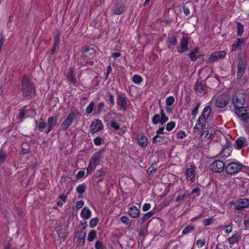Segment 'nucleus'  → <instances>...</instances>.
<instances>
[{
	"label": "nucleus",
	"instance_id": "obj_5",
	"mask_svg": "<svg viewBox=\"0 0 249 249\" xmlns=\"http://www.w3.org/2000/svg\"><path fill=\"white\" fill-rule=\"evenodd\" d=\"M168 120V117L166 116L163 109L161 107L160 109V114H155L152 119V122L154 124H157L160 123L161 125H163Z\"/></svg>",
	"mask_w": 249,
	"mask_h": 249
},
{
	"label": "nucleus",
	"instance_id": "obj_19",
	"mask_svg": "<svg viewBox=\"0 0 249 249\" xmlns=\"http://www.w3.org/2000/svg\"><path fill=\"white\" fill-rule=\"evenodd\" d=\"M231 143L227 142L225 145V147L223 148L222 150L220 153V155L221 157L227 158L231 155Z\"/></svg>",
	"mask_w": 249,
	"mask_h": 249
},
{
	"label": "nucleus",
	"instance_id": "obj_48",
	"mask_svg": "<svg viewBox=\"0 0 249 249\" xmlns=\"http://www.w3.org/2000/svg\"><path fill=\"white\" fill-rule=\"evenodd\" d=\"M94 106V103L92 101L87 107L86 108V113L89 114H90L92 112V111H93Z\"/></svg>",
	"mask_w": 249,
	"mask_h": 249
},
{
	"label": "nucleus",
	"instance_id": "obj_50",
	"mask_svg": "<svg viewBox=\"0 0 249 249\" xmlns=\"http://www.w3.org/2000/svg\"><path fill=\"white\" fill-rule=\"evenodd\" d=\"M175 124H176L174 122H170L168 123L166 125V129L168 131H171L175 127Z\"/></svg>",
	"mask_w": 249,
	"mask_h": 249
},
{
	"label": "nucleus",
	"instance_id": "obj_42",
	"mask_svg": "<svg viewBox=\"0 0 249 249\" xmlns=\"http://www.w3.org/2000/svg\"><path fill=\"white\" fill-rule=\"evenodd\" d=\"M96 231L94 230L91 231L88 235V240L89 241H93L96 237Z\"/></svg>",
	"mask_w": 249,
	"mask_h": 249
},
{
	"label": "nucleus",
	"instance_id": "obj_1",
	"mask_svg": "<svg viewBox=\"0 0 249 249\" xmlns=\"http://www.w3.org/2000/svg\"><path fill=\"white\" fill-rule=\"evenodd\" d=\"M22 94L26 99L32 98L35 95L36 89L30 79L24 76L21 80Z\"/></svg>",
	"mask_w": 249,
	"mask_h": 249
},
{
	"label": "nucleus",
	"instance_id": "obj_49",
	"mask_svg": "<svg viewBox=\"0 0 249 249\" xmlns=\"http://www.w3.org/2000/svg\"><path fill=\"white\" fill-rule=\"evenodd\" d=\"M99 222V219L97 217L92 218L90 220L89 223V226L91 228L95 227Z\"/></svg>",
	"mask_w": 249,
	"mask_h": 249
},
{
	"label": "nucleus",
	"instance_id": "obj_27",
	"mask_svg": "<svg viewBox=\"0 0 249 249\" xmlns=\"http://www.w3.org/2000/svg\"><path fill=\"white\" fill-rule=\"evenodd\" d=\"M194 5L190 2H186L183 5V11L185 15L188 16L190 14V8L193 7Z\"/></svg>",
	"mask_w": 249,
	"mask_h": 249
},
{
	"label": "nucleus",
	"instance_id": "obj_8",
	"mask_svg": "<svg viewBox=\"0 0 249 249\" xmlns=\"http://www.w3.org/2000/svg\"><path fill=\"white\" fill-rule=\"evenodd\" d=\"M230 97L228 94H222L216 98L215 100V105L218 108H223L229 103Z\"/></svg>",
	"mask_w": 249,
	"mask_h": 249
},
{
	"label": "nucleus",
	"instance_id": "obj_23",
	"mask_svg": "<svg viewBox=\"0 0 249 249\" xmlns=\"http://www.w3.org/2000/svg\"><path fill=\"white\" fill-rule=\"evenodd\" d=\"M91 212L87 207H84L81 211V216L85 219H88L91 217Z\"/></svg>",
	"mask_w": 249,
	"mask_h": 249
},
{
	"label": "nucleus",
	"instance_id": "obj_40",
	"mask_svg": "<svg viewBox=\"0 0 249 249\" xmlns=\"http://www.w3.org/2000/svg\"><path fill=\"white\" fill-rule=\"evenodd\" d=\"M214 219L213 217L204 219L203 220V223L204 226H207L214 223Z\"/></svg>",
	"mask_w": 249,
	"mask_h": 249
},
{
	"label": "nucleus",
	"instance_id": "obj_22",
	"mask_svg": "<svg viewBox=\"0 0 249 249\" xmlns=\"http://www.w3.org/2000/svg\"><path fill=\"white\" fill-rule=\"evenodd\" d=\"M195 169L196 167L193 165H190V167L187 169L186 175L188 178L192 179L195 177Z\"/></svg>",
	"mask_w": 249,
	"mask_h": 249
},
{
	"label": "nucleus",
	"instance_id": "obj_64",
	"mask_svg": "<svg viewBox=\"0 0 249 249\" xmlns=\"http://www.w3.org/2000/svg\"><path fill=\"white\" fill-rule=\"evenodd\" d=\"M196 245L200 247H202L205 244V241L203 239H199L196 241Z\"/></svg>",
	"mask_w": 249,
	"mask_h": 249
},
{
	"label": "nucleus",
	"instance_id": "obj_26",
	"mask_svg": "<svg viewBox=\"0 0 249 249\" xmlns=\"http://www.w3.org/2000/svg\"><path fill=\"white\" fill-rule=\"evenodd\" d=\"M155 214V212L153 211H150L144 214L142 218L139 219L138 220V222H139L141 224H143L145 222H146L150 217L153 216Z\"/></svg>",
	"mask_w": 249,
	"mask_h": 249
},
{
	"label": "nucleus",
	"instance_id": "obj_33",
	"mask_svg": "<svg viewBox=\"0 0 249 249\" xmlns=\"http://www.w3.org/2000/svg\"><path fill=\"white\" fill-rule=\"evenodd\" d=\"M198 53V50L197 48H195V49L192 51L189 54V57L192 61H195L197 59V57L196 56V54Z\"/></svg>",
	"mask_w": 249,
	"mask_h": 249
},
{
	"label": "nucleus",
	"instance_id": "obj_6",
	"mask_svg": "<svg viewBox=\"0 0 249 249\" xmlns=\"http://www.w3.org/2000/svg\"><path fill=\"white\" fill-rule=\"evenodd\" d=\"M245 94L241 92L236 93L233 96L232 103L236 109L243 107L245 102Z\"/></svg>",
	"mask_w": 249,
	"mask_h": 249
},
{
	"label": "nucleus",
	"instance_id": "obj_39",
	"mask_svg": "<svg viewBox=\"0 0 249 249\" xmlns=\"http://www.w3.org/2000/svg\"><path fill=\"white\" fill-rule=\"evenodd\" d=\"M132 81L136 84H140L142 82V78L139 75L135 74L133 77Z\"/></svg>",
	"mask_w": 249,
	"mask_h": 249
},
{
	"label": "nucleus",
	"instance_id": "obj_47",
	"mask_svg": "<svg viewBox=\"0 0 249 249\" xmlns=\"http://www.w3.org/2000/svg\"><path fill=\"white\" fill-rule=\"evenodd\" d=\"M196 89L197 91L201 93L203 90V86L201 82L197 81L196 84Z\"/></svg>",
	"mask_w": 249,
	"mask_h": 249
},
{
	"label": "nucleus",
	"instance_id": "obj_30",
	"mask_svg": "<svg viewBox=\"0 0 249 249\" xmlns=\"http://www.w3.org/2000/svg\"><path fill=\"white\" fill-rule=\"evenodd\" d=\"M239 239V235L237 233L233 234L232 236L228 239L229 243L230 245H233L237 243Z\"/></svg>",
	"mask_w": 249,
	"mask_h": 249
},
{
	"label": "nucleus",
	"instance_id": "obj_63",
	"mask_svg": "<svg viewBox=\"0 0 249 249\" xmlns=\"http://www.w3.org/2000/svg\"><path fill=\"white\" fill-rule=\"evenodd\" d=\"M192 194H196L197 196H200V189L198 187H196L193 189L192 191Z\"/></svg>",
	"mask_w": 249,
	"mask_h": 249
},
{
	"label": "nucleus",
	"instance_id": "obj_20",
	"mask_svg": "<svg viewBox=\"0 0 249 249\" xmlns=\"http://www.w3.org/2000/svg\"><path fill=\"white\" fill-rule=\"evenodd\" d=\"M111 11L115 15H121L124 11V5L122 4L117 3L112 7Z\"/></svg>",
	"mask_w": 249,
	"mask_h": 249
},
{
	"label": "nucleus",
	"instance_id": "obj_3",
	"mask_svg": "<svg viewBox=\"0 0 249 249\" xmlns=\"http://www.w3.org/2000/svg\"><path fill=\"white\" fill-rule=\"evenodd\" d=\"M79 115V113L77 110L71 108L68 117L60 125L61 130H67L71 125L75 118Z\"/></svg>",
	"mask_w": 249,
	"mask_h": 249
},
{
	"label": "nucleus",
	"instance_id": "obj_43",
	"mask_svg": "<svg viewBox=\"0 0 249 249\" xmlns=\"http://www.w3.org/2000/svg\"><path fill=\"white\" fill-rule=\"evenodd\" d=\"M95 248V249H107L103 242L99 240L96 241Z\"/></svg>",
	"mask_w": 249,
	"mask_h": 249
},
{
	"label": "nucleus",
	"instance_id": "obj_35",
	"mask_svg": "<svg viewBox=\"0 0 249 249\" xmlns=\"http://www.w3.org/2000/svg\"><path fill=\"white\" fill-rule=\"evenodd\" d=\"M97 165L95 164H94L91 162L89 161V165H88V167L87 168V174L89 175L96 168Z\"/></svg>",
	"mask_w": 249,
	"mask_h": 249
},
{
	"label": "nucleus",
	"instance_id": "obj_2",
	"mask_svg": "<svg viewBox=\"0 0 249 249\" xmlns=\"http://www.w3.org/2000/svg\"><path fill=\"white\" fill-rule=\"evenodd\" d=\"M210 107L209 106H205L194 128V132L195 133L199 134L200 132L205 128L206 126V120L210 115Z\"/></svg>",
	"mask_w": 249,
	"mask_h": 249
},
{
	"label": "nucleus",
	"instance_id": "obj_58",
	"mask_svg": "<svg viewBox=\"0 0 249 249\" xmlns=\"http://www.w3.org/2000/svg\"><path fill=\"white\" fill-rule=\"evenodd\" d=\"M46 124L42 121L39 123L38 125V130L41 132L43 131L44 128L46 127Z\"/></svg>",
	"mask_w": 249,
	"mask_h": 249
},
{
	"label": "nucleus",
	"instance_id": "obj_13",
	"mask_svg": "<svg viewBox=\"0 0 249 249\" xmlns=\"http://www.w3.org/2000/svg\"><path fill=\"white\" fill-rule=\"evenodd\" d=\"M105 153V150L102 149L101 150L95 152L92 156L90 161L96 165L100 164V162L103 159V154Z\"/></svg>",
	"mask_w": 249,
	"mask_h": 249
},
{
	"label": "nucleus",
	"instance_id": "obj_29",
	"mask_svg": "<svg viewBox=\"0 0 249 249\" xmlns=\"http://www.w3.org/2000/svg\"><path fill=\"white\" fill-rule=\"evenodd\" d=\"M86 185L84 184L79 185L76 188V191L79 194V197H82L83 193L85 192Z\"/></svg>",
	"mask_w": 249,
	"mask_h": 249
},
{
	"label": "nucleus",
	"instance_id": "obj_56",
	"mask_svg": "<svg viewBox=\"0 0 249 249\" xmlns=\"http://www.w3.org/2000/svg\"><path fill=\"white\" fill-rule=\"evenodd\" d=\"M105 175V171L102 169L97 170L95 173V177L96 178H100L104 176Z\"/></svg>",
	"mask_w": 249,
	"mask_h": 249
},
{
	"label": "nucleus",
	"instance_id": "obj_51",
	"mask_svg": "<svg viewBox=\"0 0 249 249\" xmlns=\"http://www.w3.org/2000/svg\"><path fill=\"white\" fill-rule=\"evenodd\" d=\"M175 102V99L173 96H169L166 100V104L168 106H172Z\"/></svg>",
	"mask_w": 249,
	"mask_h": 249
},
{
	"label": "nucleus",
	"instance_id": "obj_57",
	"mask_svg": "<svg viewBox=\"0 0 249 249\" xmlns=\"http://www.w3.org/2000/svg\"><path fill=\"white\" fill-rule=\"evenodd\" d=\"M200 106V103L198 102L197 103L196 107L193 109V110L192 111V115L193 116H196L198 112L199 107Z\"/></svg>",
	"mask_w": 249,
	"mask_h": 249
},
{
	"label": "nucleus",
	"instance_id": "obj_46",
	"mask_svg": "<svg viewBox=\"0 0 249 249\" xmlns=\"http://www.w3.org/2000/svg\"><path fill=\"white\" fill-rule=\"evenodd\" d=\"M67 78L70 82L72 84H75L76 83V80L74 77L72 71H71L67 76Z\"/></svg>",
	"mask_w": 249,
	"mask_h": 249
},
{
	"label": "nucleus",
	"instance_id": "obj_32",
	"mask_svg": "<svg viewBox=\"0 0 249 249\" xmlns=\"http://www.w3.org/2000/svg\"><path fill=\"white\" fill-rule=\"evenodd\" d=\"M244 43V40L240 39L238 38L237 39V41L235 43L232 44V48H231V51H235L237 49H238V47L241 45L242 44Z\"/></svg>",
	"mask_w": 249,
	"mask_h": 249
},
{
	"label": "nucleus",
	"instance_id": "obj_61",
	"mask_svg": "<svg viewBox=\"0 0 249 249\" xmlns=\"http://www.w3.org/2000/svg\"><path fill=\"white\" fill-rule=\"evenodd\" d=\"M5 158V153L2 151H0V163L4 161Z\"/></svg>",
	"mask_w": 249,
	"mask_h": 249
},
{
	"label": "nucleus",
	"instance_id": "obj_38",
	"mask_svg": "<svg viewBox=\"0 0 249 249\" xmlns=\"http://www.w3.org/2000/svg\"><path fill=\"white\" fill-rule=\"evenodd\" d=\"M195 227L193 226L189 225L183 230L182 233L183 234H186L189 232L193 231Z\"/></svg>",
	"mask_w": 249,
	"mask_h": 249
},
{
	"label": "nucleus",
	"instance_id": "obj_60",
	"mask_svg": "<svg viewBox=\"0 0 249 249\" xmlns=\"http://www.w3.org/2000/svg\"><path fill=\"white\" fill-rule=\"evenodd\" d=\"M129 219L127 216H123L121 218V221L126 225H128L129 224Z\"/></svg>",
	"mask_w": 249,
	"mask_h": 249
},
{
	"label": "nucleus",
	"instance_id": "obj_41",
	"mask_svg": "<svg viewBox=\"0 0 249 249\" xmlns=\"http://www.w3.org/2000/svg\"><path fill=\"white\" fill-rule=\"evenodd\" d=\"M61 35V32L59 30H56L55 33V36L54 37V44L55 45H57L60 40V36Z\"/></svg>",
	"mask_w": 249,
	"mask_h": 249
},
{
	"label": "nucleus",
	"instance_id": "obj_12",
	"mask_svg": "<svg viewBox=\"0 0 249 249\" xmlns=\"http://www.w3.org/2000/svg\"><path fill=\"white\" fill-rule=\"evenodd\" d=\"M234 205L235 210H243L245 208H249V199L248 198L240 199Z\"/></svg>",
	"mask_w": 249,
	"mask_h": 249
},
{
	"label": "nucleus",
	"instance_id": "obj_16",
	"mask_svg": "<svg viewBox=\"0 0 249 249\" xmlns=\"http://www.w3.org/2000/svg\"><path fill=\"white\" fill-rule=\"evenodd\" d=\"M103 128V125L102 122L97 119L94 122H92L90 125V132L94 134L98 131H100Z\"/></svg>",
	"mask_w": 249,
	"mask_h": 249
},
{
	"label": "nucleus",
	"instance_id": "obj_25",
	"mask_svg": "<svg viewBox=\"0 0 249 249\" xmlns=\"http://www.w3.org/2000/svg\"><path fill=\"white\" fill-rule=\"evenodd\" d=\"M164 129V126H162L159 128V129L157 130L156 132V135L152 139L153 143H157V142H160V141L157 140V139L161 138V136H160V134H163Z\"/></svg>",
	"mask_w": 249,
	"mask_h": 249
},
{
	"label": "nucleus",
	"instance_id": "obj_53",
	"mask_svg": "<svg viewBox=\"0 0 249 249\" xmlns=\"http://www.w3.org/2000/svg\"><path fill=\"white\" fill-rule=\"evenodd\" d=\"M59 198L61 199V200L58 201L57 202V206L59 207H61L63 205V202H65L66 201V196L61 195L60 196H59Z\"/></svg>",
	"mask_w": 249,
	"mask_h": 249
},
{
	"label": "nucleus",
	"instance_id": "obj_44",
	"mask_svg": "<svg viewBox=\"0 0 249 249\" xmlns=\"http://www.w3.org/2000/svg\"><path fill=\"white\" fill-rule=\"evenodd\" d=\"M121 124L114 120H112L110 123V126L115 130H118L120 128Z\"/></svg>",
	"mask_w": 249,
	"mask_h": 249
},
{
	"label": "nucleus",
	"instance_id": "obj_21",
	"mask_svg": "<svg viewBox=\"0 0 249 249\" xmlns=\"http://www.w3.org/2000/svg\"><path fill=\"white\" fill-rule=\"evenodd\" d=\"M128 214L132 218H137L140 213V210L136 206H133L128 209Z\"/></svg>",
	"mask_w": 249,
	"mask_h": 249
},
{
	"label": "nucleus",
	"instance_id": "obj_54",
	"mask_svg": "<svg viewBox=\"0 0 249 249\" xmlns=\"http://www.w3.org/2000/svg\"><path fill=\"white\" fill-rule=\"evenodd\" d=\"M105 107V105L103 102L99 103L97 107V112L100 113L104 109Z\"/></svg>",
	"mask_w": 249,
	"mask_h": 249
},
{
	"label": "nucleus",
	"instance_id": "obj_17",
	"mask_svg": "<svg viewBox=\"0 0 249 249\" xmlns=\"http://www.w3.org/2000/svg\"><path fill=\"white\" fill-rule=\"evenodd\" d=\"M188 38L185 36H183L181 39L179 47L178 48V52L179 53H183L188 49Z\"/></svg>",
	"mask_w": 249,
	"mask_h": 249
},
{
	"label": "nucleus",
	"instance_id": "obj_31",
	"mask_svg": "<svg viewBox=\"0 0 249 249\" xmlns=\"http://www.w3.org/2000/svg\"><path fill=\"white\" fill-rule=\"evenodd\" d=\"M212 134L209 130L204 131L201 135L202 140L206 141L211 138Z\"/></svg>",
	"mask_w": 249,
	"mask_h": 249
},
{
	"label": "nucleus",
	"instance_id": "obj_55",
	"mask_svg": "<svg viewBox=\"0 0 249 249\" xmlns=\"http://www.w3.org/2000/svg\"><path fill=\"white\" fill-rule=\"evenodd\" d=\"M26 112V110L25 109V107H22V108L19 111V114L18 116V118L19 120L22 119L24 117Z\"/></svg>",
	"mask_w": 249,
	"mask_h": 249
},
{
	"label": "nucleus",
	"instance_id": "obj_37",
	"mask_svg": "<svg viewBox=\"0 0 249 249\" xmlns=\"http://www.w3.org/2000/svg\"><path fill=\"white\" fill-rule=\"evenodd\" d=\"M86 237V233H84L83 235L82 234L79 235V236L78 238V240H77V242L79 246H83L84 245V244L85 243Z\"/></svg>",
	"mask_w": 249,
	"mask_h": 249
},
{
	"label": "nucleus",
	"instance_id": "obj_36",
	"mask_svg": "<svg viewBox=\"0 0 249 249\" xmlns=\"http://www.w3.org/2000/svg\"><path fill=\"white\" fill-rule=\"evenodd\" d=\"M168 41L170 45L176 46L178 44L177 37L175 36H168Z\"/></svg>",
	"mask_w": 249,
	"mask_h": 249
},
{
	"label": "nucleus",
	"instance_id": "obj_11",
	"mask_svg": "<svg viewBox=\"0 0 249 249\" xmlns=\"http://www.w3.org/2000/svg\"><path fill=\"white\" fill-rule=\"evenodd\" d=\"M226 54V53L224 51H216L213 53L210 56V57L206 61L207 63L211 62H213L220 59L224 58Z\"/></svg>",
	"mask_w": 249,
	"mask_h": 249
},
{
	"label": "nucleus",
	"instance_id": "obj_14",
	"mask_svg": "<svg viewBox=\"0 0 249 249\" xmlns=\"http://www.w3.org/2000/svg\"><path fill=\"white\" fill-rule=\"evenodd\" d=\"M83 55L84 57L91 59L95 56V51L94 48L89 46H83L82 48Z\"/></svg>",
	"mask_w": 249,
	"mask_h": 249
},
{
	"label": "nucleus",
	"instance_id": "obj_59",
	"mask_svg": "<svg viewBox=\"0 0 249 249\" xmlns=\"http://www.w3.org/2000/svg\"><path fill=\"white\" fill-rule=\"evenodd\" d=\"M177 137L180 139H183L186 136V134L184 131H179L177 134Z\"/></svg>",
	"mask_w": 249,
	"mask_h": 249
},
{
	"label": "nucleus",
	"instance_id": "obj_62",
	"mask_svg": "<svg viewBox=\"0 0 249 249\" xmlns=\"http://www.w3.org/2000/svg\"><path fill=\"white\" fill-rule=\"evenodd\" d=\"M84 202L82 200L78 201L76 203V209L77 210L80 209L83 207Z\"/></svg>",
	"mask_w": 249,
	"mask_h": 249
},
{
	"label": "nucleus",
	"instance_id": "obj_15",
	"mask_svg": "<svg viewBox=\"0 0 249 249\" xmlns=\"http://www.w3.org/2000/svg\"><path fill=\"white\" fill-rule=\"evenodd\" d=\"M246 66V62L244 60L240 59L237 66V76L238 78H240L242 77L245 72Z\"/></svg>",
	"mask_w": 249,
	"mask_h": 249
},
{
	"label": "nucleus",
	"instance_id": "obj_18",
	"mask_svg": "<svg viewBox=\"0 0 249 249\" xmlns=\"http://www.w3.org/2000/svg\"><path fill=\"white\" fill-rule=\"evenodd\" d=\"M57 122V117H50L48 119V125L47 129L46 130L45 133L48 134L56 125Z\"/></svg>",
	"mask_w": 249,
	"mask_h": 249
},
{
	"label": "nucleus",
	"instance_id": "obj_24",
	"mask_svg": "<svg viewBox=\"0 0 249 249\" xmlns=\"http://www.w3.org/2000/svg\"><path fill=\"white\" fill-rule=\"evenodd\" d=\"M139 144L142 147L145 148L148 144L147 139L143 134L139 137L138 139Z\"/></svg>",
	"mask_w": 249,
	"mask_h": 249
},
{
	"label": "nucleus",
	"instance_id": "obj_52",
	"mask_svg": "<svg viewBox=\"0 0 249 249\" xmlns=\"http://www.w3.org/2000/svg\"><path fill=\"white\" fill-rule=\"evenodd\" d=\"M104 138L97 137L94 139L93 142L96 145L99 146L102 143V142H104Z\"/></svg>",
	"mask_w": 249,
	"mask_h": 249
},
{
	"label": "nucleus",
	"instance_id": "obj_34",
	"mask_svg": "<svg viewBox=\"0 0 249 249\" xmlns=\"http://www.w3.org/2000/svg\"><path fill=\"white\" fill-rule=\"evenodd\" d=\"M236 28L237 29V36L241 37L244 31V27L240 22H238L237 23Z\"/></svg>",
	"mask_w": 249,
	"mask_h": 249
},
{
	"label": "nucleus",
	"instance_id": "obj_4",
	"mask_svg": "<svg viewBox=\"0 0 249 249\" xmlns=\"http://www.w3.org/2000/svg\"><path fill=\"white\" fill-rule=\"evenodd\" d=\"M243 168L247 169L248 167L243 165L241 162H231L225 166V171L227 174H233L238 173Z\"/></svg>",
	"mask_w": 249,
	"mask_h": 249
},
{
	"label": "nucleus",
	"instance_id": "obj_45",
	"mask_svg": "<svg viewBox=\"0 0 249 249\" xmlns=\"http://www.w3.org/2000/svg\"><path fill=\"white\" fill-rule=\"evenodd\" d=\"M107 96L108 98L107 100H108V101L110 103L111 105L112 106L114 105L115 104L114 95L111 92H108L107 93Z\"/></svg>",
	"mask_w": 249,
	"mask_h": 249
},
{
	"label": "nucleus",
	"instance_id": "obj_10",
	"mask_svg": "<svg viewBox=\"0 0 249 249\" xmlns=\"http://www.w3.org/2000/svg\"><path fill=\"white\" fill-rule=\"evenodd\" d=\"M236 114L239 115L241 120L244 122H247L249 119V106L240 107L236 110Z\"/></svg>",
	"mask_w": 249,
	"mask_h": 249
},
{
	"label": "nucleus",
	"instance_id": "obj_28",
	"mask_svg": "<svg viewBox=\"0 0 249 249\" xmlns=\"http://www.w3.org/2000/svg\"><path fill=\"white\" fill-rule=\"evenodd\" d=\"M245 145V138H240L235 141V147L237 149H241Z\"/></svg>",
	"mask_w": 249,
	"mask_h": 249
},
{
	"label": "nucleus",
	"instance_id": "obj_9",
	"mask_svg": "<svg viewBox=\"0 0 249 249\" xmlns=\"http://www.w3.org/2000/svg\"><path fill=\"white\" fill-rule=\"evenodd\" d=\"M225 168L223 161L218 160L213 161L210 166V169L215 173H220Z\"/></svg>",
	"mask_w": 249,
	"mask_h": 249
},
{
	"label": "nucleus",
	"instance_id": "obj_7",
	"mask_svg": "<svg viewBox=\"0 0 249 249\" xmlns=\"http://www.w3.org/2000/svg\"><path fill=\"white\" fill-rule=\"evenodd\" d=\"M117 94V104L121 107L124 111H126L127 106V100L124 93L116 90Z\"/></svg>",
	"mask_w": 249,
	"mask_h": 249
}]
</instances>
